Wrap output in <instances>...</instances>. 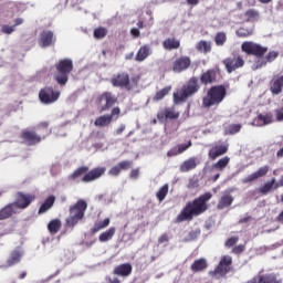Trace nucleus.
<instances>
[{"label": "nucleus", "instance_id": "26", "mask_svg": "<svg viewBox=\"0 0 283 283\" xmlns=\"http://www.w3.org/2000/svg\"><path fill=\"white\" fill-rule=\"evenodd\" d=\"M149 56H151V45L144 44L137 51L135 55V61H137V63H143V61H147Z\"/></svg>", "mask_w": 283, "mask_h": 283}, {"label": "nucleus", "instance_id": "53", "mask_svg": "<svg viewBox=\"0 0 283 283\" xmlns=\"http://www.w3.org/2000/svg\"><path fill=\"white\" fill-rule=\"evenodd\" d=\"M2 32L3 34H12L14 32V25L10 27L8 24L2 25Z\"/></svg>", "mask_w": 283, "mask_h": 283}, {"label": "nucleus", "instance_id": "10", "mask_svg": "<svg viewBox=\"0 0 283 283\" xmlns=\"http://www.w3.org/2000/svg\"><path fill=\"white\" fill-rule=\"evenodd\" d=\"M233 264V259L230 255H224L220 259L218 266L210 271L209 275L211 277H226L228 273H231V265Z\"/></svg>", "mask_w": 283, "mask_h": 283}, {"label": "nucleus", "instance_id": "60", "mask_svg": "<svg viewBox=\"0 0 283 283\" xmlns=\"http://www.w3.org/2000/svg\"><path fill=\"white\" fill-rule=\"evenodd\" d=\"M188 6H198L200 3V0H186Z\"/></svg>", "mask_w": 283, "mask_h": 283}, {"label": "nucleus", "instance_id": "19", "mask_svg": "<svg viewBox=\"0 0 283 283\" xmlns=\"http://www.w3.org/2000/svg\"><path fill=\"white\" fill-rule=\"evenodd\" d=\"M270 169L271 168L269 166L260 167L256 171H254L251 175H249L248 177L243 178L241 180V182L243 185H251V182H255V180H259V178H264V176H266V174H269Z\"/></svg>", "mask_w": 283, "mask_h": 283}, {"label": "nucleus", "instance_id": "18", "mask_svg": "<svg viewBox=\"0 0 283 283\" xmlns=\"http://www.w3.org/2000/svg\"><path fill=\"white\" fill-rule=\"evenodd\" d=\"M56 43V36L51 30H44L40 33L39 45L40 48H50Z\"/></svg>", "mask_w": 283, "mask_h": 283}, {"label": "nucleus", "instance_id": "44", "mask_svg": "<svg viewBox=\"0 0 283 283\" xmlns=\"http://www.w3.org/2000/svg\"><path fill=\"white\" fill-rule=\"evenodd\" d=\"M167 193H169V185L166 184L156 192L157 200H159V202H163V200L167 198Z\"/></svg>", "mask_w": 283, "mask_h": 283}, {"label": "nucleus", "instance_id": "62", "mask_svg": "<svg viewBox=\"0 0 283 283\" xmlns=\"http://www.w3.org/2000/svg\"><path fill=\"white\" fill-rule=\"evenodd\" d=\"M137 28H138L139 30H143V28H145V23H144L143 21H138V22H137Z\"/></svg>", "mask_w": 283, "mask_h": 283}, {"label": "nucleus", "instance_id": "6", "mask_svg": "<svg viewBox=\"0 0 283 283\" xmlns=\"http://www.w3.org/2000/svg\"><path fill=\"white\" fill-rule=\"evenodd\" d=\"M85 211H87V201L78 199L69 208V217L65 219L66 229L73 230L78 222L85 219Z\"/></svg>", "mask_w": 283, "mask_h": 283}, {"label": "nucleus", "instance_id": "45", "mask_svg": "<svg viewBox=\"0 0 283 283\" xmlns=\"http://www.w3.org/2000/svg\"><path fill=\"white\" fill-rule=\"evenodd\" d=\"M94 39H105L107 36V28L98 27L93 32Z\"/></svg>", "mask_w": 283, "mask_h": 283}, {"label": "nucleus", "instance_id": "1", "mask_svg": "<svg viewBox=\"0 0 283 283\" xmlns=\"http://www.w3.org/2000/svg\"><path fill=\"white\" fill-rule=\"evenodd\" d=\"M213 198L211 192H206L200 195L198 198H195L192 201H188L181 212L175 219L176 224L180 222H191L193 218H198V216H202L205 211L209 209V200Z\"/></svg>", "mask_w": 283, "mask_h": 283}, {"label": "nucleus", "instance_id": "61", "mask_svg": "<svg viewBox=\"0 0 283 283\" xmlns=\"http://www.w3.org/2000/svg\"><path fill=\"white\" fill-rule=\"evenodd\" d=\"M108 283H120L118 277L108 279Z\"/></svg>", "mask_w": 283, "mask_h": 283}, {"label": "nucleus", "instance_id": "59", "mask_svg": "<svg viewBox=\"0 0 283 283\" xmlns=\"http://www.w3.org/2000/svg\"><path fill=\"white\" fill-rule=\"evenodd\" d=\"M124 132H125V125L122 124V125L117 128L116 134H117V136H120V134H123Z\"/></svg>", "mask_w": 283, "mask_h": 283}, {"label": "nucleus", "instance_id": "12", "mask_svg": "<svg viewBox=\"0 0 283 283\" xmlns=\"http://www.w3.org/2000/svg\"><path fill=\"white\" fill-rule=\"evenodd\" d=\"M229 151V144L223 143L222 140L216 142L210 145V149L208 150V158L210 160H218L220 156H224Z\"/></svg>", "mask_w": 283, "mask_h": 283}, {"label": "nucleus", "instance_id": "31", "mask_svg": "<svg viewBox=\"0 0 283 283\" xmlns=\"http://www.w3.org/2000/svg\"><path fill=\"white\" fill-rule=\"evenodd\" d=\"M14 213H17L14 205L9 203L0 210V220H8V218H12Z\"/></svg>", "mask_w": 283, "mask_h": 283}, {"label": "nucleus", "instance_id": "22", "mask_svg": "<svg viewBox=\"0 0 283 283\" xmlns=\"http://www.w3.org/2000/svg\"><path fill=\"white\" fill-rule=\"evenodd\" d=\"M36 143H40L44 138H48L52 134V128L50 127L49 122H42L38 125L36 128Z\"/></svg>", "mask_w": 283, "mask_h": 283}, {"label": "nucleus", "instance_id": "43", "mask_svg": "<svg viewBox=\"0 0 283 283\" xmlns=\"http://www.w3.org/2000/svg\"><path fill=\"white\" fill-rule=\"evenodd\" d=\"M239 39H247L248 36H253V29L241 27L235 31Z\"/></svg>", "mask_w": 283, "mask_h": 283}, {"label": "nucleus", "instance_id": "36", "mask_svg": "<svg viewBox=\"0 0 283 283\" xmlns=\"http://www.w3.org/2000/svg\"><path fill=\"white\" fill-rule=\"evenodd\" d=\"M111 220L109 218L104 219L103 221H96L91 228L92 235L98 233V231H103V229H107V226L109 224Z\"/></svg>", "mask_w": 283, "mask_h": 283}, {"label": "nucleus", "instance_id": "3", "mask_svg": "<svg viewBox=\"0 0 283 283\" xmlns=\"http://www.w3.org/2000/svg\"><path fill=\"white\" fill-rule=\"evenodd\" d=\"M105 171L107 168L105 167H96L90 170L88 166H81L76 168L71 175H69L67 179L71 182H94V180H98L102 176H105Z\"/></svg>", "mask_w": 283, "mask_h": 283}, {"label": "nucleus", "instance_id": "40", "mask_svg": "<svg viewBox=\"0 0 283 283\" xmlns=\"http://www.w3.org/2000/svg\"><path fill=\"white\" fill-rule=\"evenodd\" d=\"M242 130V124H230L224 128L226 136H235Z\"/></svg>", "mask_w": 283, "mask_h": 283}, {"label": "nucleus", "instance_id": "20", "mask_svg": "<svg viewBox=\"0 0 283 283\" xmlns=\"http://www.w3.org/2000/svg\"><path fill=\"white\" fill-rule=\"evenodd\" d=\"M157 118L163 123V120H176L180 118V113L176 112V108L171 107H166L164 109H160L157 113Z\"/></svg>", "mask_w": 283, "mask_h": 283}, {"label": "nucleus", "instance_id": "54", "mask_svg": "<svg viewBox=\"0 0 283 283\" xmlns=\"http://www.w3.org/2000/svg\"><path fill=\"white\" fill-rule=\"evenodd\" d=\"M251 220H253L252 216H248V217H243L241 218L238 223L239 224H249V222H251Z\"/></svg>", "mask_w": 283, "mask_h": 283}, {"label": "nucleus", "instance_id": "49", "mask_svg": "<svg viewBox=\"0 0 283 283\" xmlns=\"http://www.w3.org/2000/svg\"><path fill=\"white\" fill-rule=\"evenodd\" d=\"M240 240L239 237H231L226 241V247L228 249H231V247H235L238 244V241Z\"/></svg>", "mask_w": 283, "mask_h": 283}, {"label": "nucleus", "instance_id": "11", "mask_svg": "<svg viewBox=\"0 0 283 283\" xmlns=\"http://www.w3.org/2000/svg\"><path fill=\"white\" fill-rule=\"evenodd\" d=\"M118 103V96L112 92H104L97 97V104L101 105V112H107Z\"/></svg>", "mask_w": 283, "mask_h": 283}, {"label": "nucleus", "instance_id": "23", "mask_svg": "<svg viewBox=\"0 0 283 283\" xmlns=\"http://www.w3.org/2000/svg\"><path fill=\"white\" fill-rule=\"evenodd\" d=\"M132 271H134L132 263H122L114 268L113 275H118L119 277H129V275H132Z\"/></svg>", "mask_w": 283, "mask_h": 283}, {"label": "nucleus", "instance_id": "32", "mask_svg": "<svg viewBox=\"0 0 283 283\" xmlns=\"http://www.w3.org/2000/svg\"><path fill=\"white\" fill-rule=\"evenodd\" d=\"M275 185H277L275 178H272L270 181H266L262 187L259 188V193L261 196H266L268 193H271L275 188Z\"/></svg>", "mask_w": 283, "mask_h": 283}, {"label": "nucleus", "instance_id": "30", "mask_svg": "<svg viewBox=\"0 0 283 283\" xmlns=\"http://www.w3.org/2000/svg\"><path fill=\"white\" fill-rule=\"evenodd\" d=\"M208 266L209 263H207V259H198L193 261L190 269L192 273H202V271H205Z\"/></svg>", "mask_w": 283, "mask_h": 283}, {"label": "nucleus", "instance_id": "41", "mask_svg": "<svg viewBox=\"0 0 283 283\" xmlns=\"http://www.w3.org/2000/svg\"><path fill=\"white\" fill-rule=\"evenodd\" d=\"M244 17L248 21V23H253L260 19V11L255 9H249L245 11Z\"/></svg>", "mask_w": 283, "mask_h": 283}, {"label": "nucleus", "instance_id": "57", "mask_svg": "<svg viewBox=\"0 0 283 283\" xmlns=\"http://www.w3.org/2000/svg\"><path fill=\"white\" fill-rule=\"evenodd\" d=\"M130 34H132L133 36H135L136 39H138V36H140V31H139L137 28H133V29L130 30Z\"/></svg>", "mask_w": 283, "mask_h": 283}, {"label": "nucleus", "instance_id": "37", "mask_svg": "<svg viewBox=\"0 0 283 283\" xmlns=\"http://www.w3.org/2000/svg\"><path fill=\"white\" fill-rule=\"evenodd\" d=\"M21 258H23V252L14 250L7 261L8 266H14V264H19V262H21Z\"/></svg>", "mask_w": 283, "mask_h": 283}, {"label": "nucleus", "instance_id": "25", "mask_svg": "<svg viewBox=\"0 0 283 283\" xmlns=\"http://www.w3.org/2000/svg\"><path fill=\"white\" fill-rule=\"evenodd\" d=\"M20 140L23 145H35L36 144V133L30 129H24L20 134Z\"/></svg>", "mask_w": 283, "mask_h": 283}, {"label": "nucleus", "instance_id": "63", "mask_svg": "<svg viewBox=\"0 0 283 283\" xmlns=\"http://www.w3.org/2000/svg\"><path fill=\"white\" fill-rule=\"evenodd\" d=\"M28 275L27 272H21L19 275V280H24V277Z\"/></svg>", "mask_w": 283, "mask_h": 283}, {"label": "nucleus", "instance_id": "9", "mask_svg": "<svg viewBox=\"0 0 283 283\" xmlns=\"http://www.w3.org/2000/svg\"><path fill=\"white\" fill-rule=\"evenodd\" d=\"M61 98V91L53 86H45L39 92V101L42 105H54Z\"/></svg>", "mask_w": 283, "mask_h": 283}, {"label": "nucleus", "instance_id": "4", "mask_svg": "<svg viewBox=\"0 0 283 283\" xmlns=\"http://www.w3.org/2000/svg\"><path fill=\"white\" fill-rule=\"evenodd\" d=\"M227 98V86L219 84L211 86L206 95L202 97L201 107L203 109H211V107H219Z\"/></svg>", "mask_w": 283, "mask_h": 283}, {"label": "nucleus", "instance_id": "56", "mask_svg": "<svg viewBox=\"0 0 283 283\" xmlns=\"http://www.w3.org/2000/svg\"><path fill=\"white\" fill-rule=\"evenodd\" d=\"M140 176V169H133L130 171V178H133V180H137V178Z\"/></svg>", "mask_w": 283, "mask_h": 283}, {"label": "nucleus", "instance_id": "55", "mask_svg": "<svg viewBox=\"0 0 283 283\" xmlns=\"http://www.w3.org/2000/svg\"><path fill=\"white\" fill-rule=\"evenodd\" d=\"M164 242H169V234L164 233L158 239V244H163Z\"/></svg>", "mask_w": 283, "mask_h": 283}, {"label": "nucleus", "instance_id": "13", "mask_svg": "<svg viewBox=\"0 0 283 283\" xmlns=\"http://www.w3.org/2000/svg\"><path fill=\"white\" fill-rule=\"evenodd\" d=\"M221 74L222 71L220 67L216 66L201 73L199 81L201 85H213V83H218V77L221 76Z\"/></svg>", "mask_w": 283, "mask_h": 283}, {"label": "nucleus", "instance_id": "14", "mask_svg": "<svg viewBox=\"0 0 283 283\" xmlns=\"http://www.w3.org/2000/svg\"><path fill=\"white\" fill-rule=\"evenodd\" d=\"M222 63L226 66L228 74L235 72V70H240V67H244V59L242 55L238 54L226 57Z\"/></svg>", "mask_w": 283, "mask_h": 283}, {"label": "nucleus", "instance_id": "42", "mask_svg": "<svg viewBox=\"0 0 283 283\" xmlns=\"http://www.w3.org/2000/svg\"><path fill=\"white\" fill-rule=\"evenodd\" d=\"M196 50L198 52H203V54H209V52H211V42L201 40L197 43Z\"/></svg>", "mask_w": 283, "mask_h": 283}, {"label": "nucleus", "instance_id": "27", "mask_svg": "<svg viewBox=\"0 0 283 283\" xmlns=\"http://www.w3.org/2000/svg\"><path fill=\"white\" fill-rule=\"evenodd\" d=\"M233 195L231 193H224L220 197L218 203H217V209L219 211H222V209H228V207H231L233 205Z\"/></svg>", "mask_w": 283, "mask_h": 283}, {"label": "nucleus", "instance_id": "39", "mask_svg": "<svg viewBox=\"0 0 283 283\" xmlns=\"http://www.w3.org/2000/svg\"><path fill=\"white\" fill-rule=\"evenodd\" d=\"M61 227H62L61 219H53L48 224L49 232L52 235H56V233L61 231Z\"/></svg>", "mask_w": 283, "mask_h": 283}, {"label": "nucleus", "instance_id": "48", "mask_svg": "<svg viewBox=\"0 0 283 283\" xmlns=\"http://www.w3.org/2000/svg\"><path fill=\"white\" fill-rule=\"evenodd\" d=\"M191 145H193V143L191 140H188L187 144L177 145L178 153L185 154V151H187V149H189V147H191Z\"/></svg>", "mask_w": 283, "mask_h": 283}, {"label": "nucleus", "instance_id": "15", "mask_svg": "<svg viewBox=\"0 0 283 283\" xmlns=\"http://www.w3.org/2000/svg\"><path fill=\"white\" fill-rule=\"evenodd\" d=\"M118 116H120V108L114 107L111 111V114L99 116L95 119L94 125L95 127H107V125L112 124V120H117Z\"/></svg>", "mask_w": 283, "mask_h": 283}, {"label": "nucleus", "instance_id": "28", "mask_svg": "<svg viewBox=\"0 0 283 283\" xmlns=\"http://www.w3.org/2000/svg\"><path fill=\"white\" fill-rule=\"evenodd\" d=\"M56 202V197L54 195L49 196L44 202L40 206L38 213L43 214L48 213L52 207H54V203Z\"/></svg>", "mask_w": 283, "mask_h": 283}, {"label": "nucleus", "instance_id": "29", "mask_svg": "<svg viewBox=\"0 0 283 283\" xmlns=\"http://www.w3.org/2000/svg\"><path fill=\"white\" fill-rule=\"evenodd\" d=\"M247 283H280V281H277V277L273 275L263 274V275L254 276L253 279L249 280Z\"/></svg>", "mask_w": 283, "mask_h": 283}, {"label": "nucleus", "instance_id": "8", "mask_svg": "<svg viewBox=\"0 0 283 283\" xmlns=\"http://www.w3.org/2000/svg\"><path fill=\"white\" fill-rule=\"evenodd\" d=\"M140 82V76H135L129 78V73L122 72L114 74L111 78V83L113 87H124L127 92H132V90H136L138 87V83Z\"/></svg>", "mask_w": 283, "mask_h": 283}, {"label": "nucleus", "instance_id": "7", "mask_svg": "<svg viewBox=\"0 0 283 283\" xmlns=\"http://www.w3.org/2000/svg\"><path fill=\"white\" fill-rule=\"evenodd\" d=\"M55 74L54 81L61 87H65L67 85V81H70V74L74 70V62L72 59H62L55 64Z\"/></svg>", "mask_w": 283, "mask_h": 283}, {"label": "nucleus", "instance_id": "38", "mask_svg": "<svg viewBox=\"0 0 283 283\" xmlns=\"http://www.w3.org/2000/svg\"><path fill=\"white\" fill-rule=\"evenodd\" d=\"M171 90H172L171 85H168V86L157 91L153 97V101L155 103H158V101H163V98H165V96H168V94L171 93Z\"/></svg>", "mask_w": 283, "mask_h": 283}, {"label": "nucleus", "instance_id": "35", "mask_svg": "<svg viewBox=\"0 0 283 283\" xmlns=\"http://www.w3.org/2000/svg\"><path fill=\"white\" fill-rule=\"evenodd\" d=\"M116 235V228L111 227L106 231L102 232L98 237L99 242H109Z\"/></svg>", "mask_w": 283, "mask_h": 283}, {"label": "nucleus", "instance_id": "21", "mask_svg": "<svg viewBox=\"0 0 283 283\" xmlns=\"http://www.w3.org/2000/svg\"><path fill=\"white\" fill-rule=\"evenodd\" d=\"M133 165H134V161L132 160L119 161L117 165L113 166L108 170V175L118 177L120 176V171H127V169H132Z\"/></svg>", "mask_w": 283, "mask_h": 283}, {"label": "nucleus", "instance_id": "33", "mask_svg": "<svg viewBox=\"0 0 283 283\" xmlns=\"http://www.w3.org/2000/svg\"><path fill=\"white\" fill-rule=\"evenodd\" d=\"M164 50H178L180 48V40L176 38H168L163 42Z\"/></svg>", "mask_w": 283, "mask_h": 283}, {"label": "nucleus", "instance_id": "2", "mask_svg": "<svg viewBox=\"0 0 283 283\" xmlns=\"http://www.w3.org/2000/svg\"><path fill=\"white\" fill-rule=\"evenodd\" d=\"M241 49H242V52H245V54H248L249 56H255V59H258V61H255L256 70H260L261 67H265L268 63H273V61H275V59L280 56V52L277 51L269 52V48L262 46L261 44H258L254 42H243L241 45ZM266 52L269 53L266 54Z\"/></svg>", "mask_w": 283, "mask_h": 283}, {"label": "nucleus", "instance_id": "52", "mask_svg": "<svg viewBox=\"0 0 283 283\" xmlns=\"http://www.w3.org/2000/svg\"><path fill=\"white\" fill-rule=\"evenodd\" d=\"M168 158H174V156H180V153L178 151V147H174L170 150L167 151Z\"/></svg>", "mask_w": 283, "mask_h": 283}, {"label": "nucleus", "instance_id": "24", "mask_svg": "<svg viewBox=\"0 0 283 283\" xmlns=\"http://www.w3.org/2000/svg\"><path fill=\"white\" fill-rule=\"evenodd\" d=\"M200 165V160L198 157H190L186 159L179 167V170L181 174H187L188 171H192V169H196Z\"/></svg>", "mask_w": 283, "mask_h": 283}, {"label": "nucleus", "instance_id": "46", "mask_svg": "<svg viewBox=\"0 0 283 283\" xmlns=\"http://www.w3.org/2000/svg\"><path fill=\"white\" fill-rule=\"evenodd\" d=\"M214 43L216 45L218 46H222L227 43V33L224 32H218L216 35H214Z\"/></svg>", "mask_w": 283, "mask_h": 283}, {"label": "nucleus", "instance_id": "47", "mask_svg": "<svg viewBox=\"0 0 283 283\" xmlns=\"http://www.w3.org/2000/svg\"><path fill=\"white\" fill-rule=\"evenodd\" d=\"M258 120H261V125H271L273 123V115L272 114H266V115H258Z\"/></svg>", "mask_w": 283, "mask_h": 283}, {"label": "nucleus", "instance_id": "58", "mask_svg": "<svg viewBox=\"0 0 283 283\" xmlns=\"http://www.w3.org/2000/svg\"><path fill=\"white\" fill-rule=\"evenodd\" d=\"M18 25H23V18H18L14 20V28H17Z\"/></svg>", "mask_w": 283, "mask_h": 283}, {"label": "nucleus", "instance_id": "16", "mask_svg": "<svg viewBox=\"0 0 283 283\" xmlns=\"http://www.w3.org/2000/svg\"><path fill=\"white\" fill-rule=\"evenodd\" d=\"M32 202H34V197L32 195L18 192L15 196V201L11 205H13L14 209H28Z\"/></svg>", "mask_w": 283, "mask_h": 283}, {"label": "nucleus", "instance_id": "51", "mask_svg": "<svg viewBox=\"0 0 283 283\" xmlns=\"http://www.w3.org/2000/svg\"><path fill=\"white\" fill-rule=\"evenodd\" d=\"M200 181L198 179H189L188 189H198Z\"/></svg>", "mask_w": 283, "mask_h": 283}, {"label": "nucleus", "instance_id": "64", "mask_svg": "<svg viewBox=\"0 0 283 283\" xmlns=\"http://www.w3.org/2000/svg\"><path fill=\"white\" fill-rule=\"evenodd\" d=\"M220 178V174H217L212 177V182H216Z\"/></svg>", "mask_w": 283, "mask_h": 283}, {"label": "nucleus", "instance_id": "17", "mask_svg": "<svg viewBox=\"0 0 283 283\" xmlns=\"http://www.w3.org/2000/svg\"><path fill=\"white\" fill-rule=\"evenodd\" d=\"M191 67V57L187 55H181L177 57L172 63V71L180 74V72H185Z\"/></svg>", "mask_w": 283, "mask_h": 283}, {"label": "nucleus", "instance_id": "5", "mask_svg": "<svg viewBox=\"0 0 283 283\" xmlns=\"http://www.w3.org/2000/svg\"><path fill=\"white\" fill-rule=\"evenodd\" d=\"M198 92H200V83L198 77L192 76L172 94L174 104L180 105L182 103H187V99L195 96V94H198Z\"/></svg>", "mask_w": 283, "mask_h": 283}, {"label": "nucleus", "instance_id": "34", "mask_svg": "<svg viewBox=\"0 0 283 283\" xmlns=\"http://www.w3.org/2000/svg\"><path fill=\"white\" fill-rule=\"evenodd\" d=\"M229 163H231V157L229 156L222 157L212 165V169H217V171H224V169L229 167Z\"/></svg>", "mask_w": 283, "mask_h": 283}, {"label": "nucleus", "instance_id": "50", "mask_svg": "<svg viewBox=\"0 0 283 283\" xmlns=\"http://www.w3.org/2000/svg\"><path fill=\"white\" fill-rule=\"evenodd\" d=\"M244 249H247V247L244 244L235 245L232 249V253H234V255H240V253H244Z\"/></svg>", "mask_w": 283, "mask_h": 283}]
</instances>
